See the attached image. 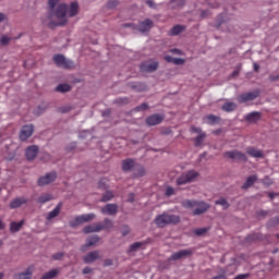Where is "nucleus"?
Returning <instances> with one entry per match:
<instances>
[{
	"label": "nucleus",
	"instance_id": "72a5a7b5",
	"mask_svg": "<svg viewBox=\"0 0 279 279\" xmlns=\"http://www.w3.org/2000/svg\"><path fill=\"white\" fill-rule=\"evenodd\" d=\"M112 197H114V194H113L112 192H110V191H107V192L102 195L100 202H110V199H112Z\"/></svg>",
	"mask_w": 279,
	"mask_h": 279
},
{
	"label": "nucleus",
	"instance_id": "864d4df0",
	"mask_svg": "<svg viewBox=\"0 0 279 279\" xmlns=\"http://www.w3.org/2000/svg\"><path fill=\"white\" fill-rule=\"evenodd\" d=\"M269 80H270V82H278L279 75H270Z\"/></svg>",
	"mask_w": 279,
	"mask_h": 279
},
{
	"label": "nucleus",
	"instance_id": "6e6d98bb",
	"mask_svg": "<svg viewBox=\"0 0 279 279\" xmlns=\"http://www.w3.org/2000/svg\"><path fill=\"white\" fill-rule=\"evenodd\" d=\"M90 271H93V269L90 267H85L83 269V274H90Z\"/></svg>",
	"mask_w": 279,
	"mask_h": 279
},
{
	"label": "nucleus",
	"instance_id": "c9c22d12",
	"mask_svg": "<svg viewBox=\"0 0 279 279\" xmlns=\"http://www.w3.org/2000/svg\"><path fill=\"white\" fill-rule=\"evenodd\" d=\"M204 138H206V133H201L196 138H195V147H199L202 143L204 142Z\"/></svg>",
	"mask_w": 279,
	"mask_h": 279
},
{
	"label": "nucleus",
	"instance_id": "8fccbe9b",
	"mask_svg": "<svg viewBox=\"0 0 279 279\" xmlns=\"http://www.w3.org/2000/svg\"><path fill=\"white\" fill-rule=\"evenodd\" d=\"M173 64H184V59L174 58Z\"/></svg>",
	"mask_w": 279,
	"mask_h": 279
},
{
	"label": "nucleus",
	"instance_id": "4d7b16f0",
	"mask_svg": "<svg viewBox=\"0 0 279 279\" xmlns=\"http://www.w3.org/2000/svg\"><path fill=\"white\" fill-rule=\"evenodd\" d=\"M146 3L149 8H154V1L153 0H147Z\"/></svg>",
	"mask_w": 279,
	"mask_h": 279
},
{
	"label": "nucleus",
	"instance_id": "58836bf2",
	"mask_svg": "<svg viewBox=\"0 0 279 279\" xmlns=\"http://www.w3.org/2000/svg\"><path fill=\"white\" fill-rule=\"evenodd\" d=\"M118 5H119V0H109L107 2V8L109 10H112V9L117 8Z\"/></svg>",
	"mask_w": 279,
	"mask_h": 279
},
{
	"label": "nucleus",
	"instance_id": "bf43d9fd",
	"mask_svg": "<svg viewBox=\"0 0 279 279\" xmlns=\"http://www.w3.org/2000/svg\"><path fill=\"white\" fill-rule=\"evenodd\" d=\"M2 21H5V14L0 13V23H1Z\"/></svg>",
	"mask_w": 279,
	"mask_h": 279
},
{
	"label": "nucleus",
	"instance_id": "cd10ccee",
	"mask_svg": "<svg viewBox=\"0 0 279 279\" xmlns=\"http://www.w3.org/2000/svg\"><path fill=\"white\" fill-rule=\"evenodd\" d=\"M134 172V177L135 178H143V175H145L146 171H145V167H143L140 163H135V168L133 169Z\"/></svg>",
	"mask_w": 279,
	"mask_h": 279
},
{
	"label": "nucleus",
	"instance_id": "2f4dec72",
	"mask_svg": "<svg viewBox=\"0 0 279 279\" xmlns=\"http://www.w3.org/2000/svg\"><path fill=\"white\" fill-rule=\"evenodd\" d=\"M53 197L51 196V194H44L41 196H39L38 198V203L39 204H47V202H51Z\"/></svg>",
	"mask_w": 279,
	"mask_h": 279
},
{
	"label": "nucleus",
	"instance_id": "39448f33",
	"mask_svg": "<svg viewBox=\"0 0 279 279\" xmlns=\"http://www.w3.org/2000/svg\"><path fill=\"white\" fill-rule=\"evenodd\" d=\"M197 175L198 173L195 172V170L187 171L177 179V185L182 186L184 184H189L190 182H195V178H197Z\"/></svg>",
	"mask_w": 279,
	"mask_h": 279
},
{
	"label": "nucleus",
	"instance_id": "774afa93",
	"mask_svg": "<svg viewBox=\"0 0 279 279\" xmlns=\"http://www.w3.org/2000/svg\"><path fill=\"white\" fill-rule=\"evenodd\" d=\"M5 275L3 272H0V279H3Z\"/></svg>",
	"mask_w": 279,
	"mask_h": 279
},
{
	"label": "nucleus",
	"instance_id": "2eb2a0df",
	"mask_svg": "<svg viewBox=\"0 0 279 279\" xmlns=\"http://www.w3.org/2000/svg\"><path fill=\"white\" fill-rule=\"evenodd\" d=\"M193 254L192 250H181L179 252L173 253L169 260H180L181 258H186V256H191Z\"/></svg>",
	"mask_w": 279,
	"mask_h": 279
},
{
	"label": "nucleus",
	"instance_id": "37998d69",
	"mask_svg": "<svg viewBox=\"0 0 279 279\" xmlns=\"http://www.w3.org/2000/svg\"><path fill=\"white\" fill-rule=\"evenodd\" d=\"M10 40H12V38L8 37V35H3L0 38V45L5 46V45H8V43H10Z\"/></svg>",
	"mask_w": 279,
	"mask_h": 279
},
{
	"label": "nucleus",
	"instance_id": "a19ab883",
	"mask_svg": "<svg viewBox=\"0 0 279 279\" xmlns=\"http://www.w3.org/2000/svg\"><path fill=\"white\" fill-rule=\"evenodd\" d=\"M165 195L166 197H171V195H175V189H173L172 186H168L166 189Z\"/></svg>",
	"mask_w": 279,
	"mask_h": 279
},
{
	"label": "nucleus",
	"instance_id": "393cba45",
	"mask_svg": "<svg viewBox=\"0 0 279 279\" xmlns=\"http://www.w3.org/2000/svg\"><path fill=\"white\" fill-rule=\"evenodd\" d=\"M256 180H258V177H256V174L250 175L245 183L242 185V189L244 191H247V189H250L251 186H254V183L256 182Z\"/></svg>",
	"mask_w": 279,
	"mask_h": 279
},
{
	"label": "nucleus",
	"instance_id": "603ef678",
	"mask_svg": "<svg viewBox=\"0 0 279 279\" xmlns=\"http://www.w3.org/2000/svg\"><path fill=\"white\" fill-rule=\"evenodd\" d=\"M129 99L128 98H119L118 99V104H129Z\"/></svg>",
	"mask_w": 279,
	"mask_h": 279
},
{
	"label": "nucleus",
	"instance_id": "412c9836",
	"mask_svg": "<svg viewBox=\"0 0 279 279\" xmlns=\"http://www.w3.org/2000/svg\"><path fill=\"white\" fill-rule=\"evenodd\" d=\"M28 199L26 197H17L11 201L10 208H21L24 204H27Z\"/></svg>",
	"mask_w": 279,
	"mask_h": 279
},
{
	"label": "nucleus",
	"instance_id": "1a4fd4ad",
	"mask_svg": "<svg viewBox=\"0 0 279 279\" xmlns=\"http://www.w3.org/2000/svg\"><path fill=\"white\" fill-rule=\"evenodd\" d=\"M260 95V92L254 90L250 93H244L238 97L239 104H245L247 101H254Z\"/></svg>",
	"mask_w": 279,
	"mask_h": 279
},
{
	"label": "nucleus",
	"instance_id": "4be33fe9",
	"mask_svg": "<svg viewBox=\"0 0 279 279\" xmlns=\"http://www.w3.org/2000/svg\"><path fill=\"white\" fill-rule=\"evenodd\" d=\"M32 274H34V266H29L25 272L15 275L14 279H32Z\"/></svg>",
	"mask_w": 279,
	"mask_h": 279
},
{
	"label": "nucleus",
	"instance_id": "5701e85b",
	"mask_svg": "<svg viewBox=\"0 0 279 279\" xmlns=\"http://www.w3.org/2000/svg\"><path fill=\"white\" fill-rule=\"evenodd\" d=\"M60 210H62V203H59L52 211L48 213L46 217L47 221H51V219H56V217L60 215Z\"/></svg>",
	"mask_w": 279,
	"mask_h": 279
},
{
	"label": "nucleus",
	"instance_id": "6e6552de",
	"mask_svg": "<svg viewBox=\"0 0 279 279\" xmlns=\"http://www.w3.org/2000/svg\"><path fill=\"white\" fill-rule=\"evenodd\" d=\"M93 219H95V214H85L70 221V226L71 228H75L77 226H82V223H86L87 221H93Z\"/></svg>",
	"mask_w": 279,
	"mask_h": 279
},
{
	"label": "nucleus",
	"instance_id": "338daca9",
	"mask_svg": "<svg viewBox=\"0 0 279 279\" xmlns=\"http://www.w3.org/2000/svg\"><path fill=\"white\" fill-rule=\"evenodd\" d=\"M171 53H180V50H178V49H172V50H171Z\"/></svg>",
	"mask_w": 279,
	"mask_h": 279
},
{
	"label": "nucleus",
	"instance_id": "0eeeda50",
	"mask_svg": "<svg viewBox=\"0 0 279 279\" xmlns=\"http://www.w3.org/2000/svg\"><path fill=\"white\" fill-rule=\"evenodd\" d=\"M225 158H229L230 160H239L240 162H247V156L239 150L226 151Z\"/></svg>",
	"mask_w": 279,
	"mask_h": 279
},
{
	"label": "nucleus",
	"instance_id": "7ed1b4c3",
	"mask_svg": "<svg viewBox=\"0 0 279 279\" xmlns=\"http://www.w3.org/2000/svg\"><path fill=\"white\" fill-rule=\"evenodd\" d=\"M112 220L109 218H105L104 223L96 222L94 225H89L84 227L83 232L84 234H90L93 232H101V230H110L113 227Z\"/></svg>",
	"mask_w": 279,
	"mask_h": 279
},
{
	"label": "nucleus",
	"instance_id": "f704fd0d",
	"mask_svg": "<svg viewBox=\"0 0 279 279\" xmlns=\"http://www.w3.org/2000/svg\"><path fill=\"white\" fill-rule=\"evenodd\" d=\"M208 230H210V228H198L194 230V234L196 236H203V234H206V232H208Z\"/></svg>",
	"mask_w": 279,
	"mask_h": 279
},
{
	"label": "nucleus",
	"instance_id": "680f3d73",
	"mask_svg": "<svg viewBox=\"0 0 279 279\" xmlns=\"http://www.w3.org/2000/svg\"><path fill=\"white\" fill-rule=\"evenodd\" d=\"M101 184H106V180L102 179V180H100V182H99V187H100V189H104V185H101Z\"/></svg>",
	"mask_w": 279,
	"mask_h": 279
},
{
	"label": "nucleus",
	"instance_id": "f257e3e1",
	"mask_svg": "<svg viewBox=\"0 0 279 279\" xmlns=\"http://www.w3.org/2000/svg\"><path fill=\"white\" fill-rule=\"evenodd\" d=\"M59 3L60 0H48V8L50 12H54V16L58 19L59 23L57 25L63 27V25L69 23V17L73 19V16L80 14V4L77 2H71L70 5L66 3ZM56 5H58L57 9Z\"/></svg>",
	"mask_w": 279,
	"mask_h": 279
},
{
	"label": "nucleus",
	"instance_id": "49530a36",
	"mask_svg": "<svg viewBox=\"0 0 279 279\" xmlns=\"http://www.w3.org/2000/svg\"><path fill=\"white\" fill-rule=\"evenodd\" d=\"M263 184H266V186H270L271 184V179L269 177H266L265 179L262 180Z\"/></svg>",
	"mask_w": 279,
	"mask_h": 279
},
{
	"label": "nucleus",
	"instance_id": "a211bd4d",
	"mask_svg": "<svg viewBox=\"0 0 279 279\" xmlns=\"http://www.w3.org/2000/svg\"><path fill=\"white\" fill-rule=\"evenodd\" d=\"M26 158L27 160H34L38 156V146L33 145L26 148Z\"/></svg>",
	"mask_w": 279,
	"mask_h": 279
},
{
	"label": "nucleus",
	"instance_id": "052dcab7",
	"mask_svg": "<svg viewBox=\"0 0 279 279\" xmlns=\"http://www.w3.org/2000/svg\"><path fill=\"white\" fill-rule=\"evenodd\" d=\"M130 233V229L126 227V230H124L123 232H122V234H123V236H126V234H129Z\"/></svg>",
	"mask_w": 279,
	"mask_h": 279
},
{
	"label": "nucleus",
	"instance_id": "4468645a",
	"mask_svg": "<svg viewBox=\"0 0 279 279\" xmlns=\"http://www.w3.org/2000/svg\"><path fill=\"white\" fill-rule=\"evenodd\" d=\"M100 210L102 215H109L110 217H112L117 215V213H119V206H117V204H107Z\"/></svg>",
	"mask_w": 279,
	"mask_h": 279
},
{
	"label": "nucleus",
	"instance_id": "f8f14e48",
	"mask_svg": "<svg viewBox=\"0 0 279 279\" xmlns=\"http://www.w3.org/2000/svg\"><path fill=\"white\" fill-rule=\"evenodd\" d=\"M34 134V125L27 124L22 128L20 131V140L27 141Z\"/></svg>",
	"mask_w": 279,
	"mask_h": 279
},
{
	"label": "nucleus",
	"instance_id": "de8ad7c7",
	"mask_svg": "<svg viewBox=\"0 0 279 279\" xmlns=\"http://www.w3.org/2000/svg\"><path fill=\"white\" fill-rule=\"evenodd\" d=\"M191 131L194 132L195 134H202V128L192 126Z\"/></svg>",
	"mask_w": 279,
	"mask_h": 279
},
{
	"label": "nucleus",
	"instance_id": "3c124183",
	"mask_svg": "<svg viewBox=\"0 0 279 279\" xmlns=\"http://www.w3.org/2000/svg\"><path fill=\"white\" fill-rule=\"evenodd\" d=\"M165 60H166V62H172V64H173L175 58H173V57H171V56H166V57H165Z\"/></svg>",
	"mask_w": 279,
	"mask_h": 279
},
{
	"label": "nucleus",
	"instance_id": "79ce46f5",
	"mask_svg": "<svg viewBox=\"0 0 279 279\" xmlns=\"http://www.w3.org/2000/svg\"><path fill=\"white\" fill-rule=\"evenodd\" d=\"M186 0H171V3H173V8H182L184 5Z\"/></svg>",
	"mask_w": 279,
	"mask_h": 279
},
{
	"label": "nucleus",
	"instance_id": "b1692460",
	"mask_svg": "<svg viewBox=\"0 0 279 279\" xmlns=\"http://www.w3.org/2000/svg\"><path fill=\"white\" fill-rule=\"evenodd\" d=\"M23 226H25V220H21L20 222L12 221L10 223V232H12V234L16 233L21 228H23Z\"/></svg>",
	"mask_w": 279,
	"mask_h": 279
},
{
	"label": "nucleus",
	"instance_id": "09e8293b",
	"mask_svg": "<svg viewBox=\"0 0 279 279\" xmlns=\"http://www.w3.org/2000/svg\"><path fill=\"white\" fill-rule=\"evenodd\" d=\"M246 278H250V274H242L234 277V279H246Z\"/></svg>",
	"mask_w": 279,
	"mask_h": 279
},
{
	"label": "nucleus",
	"instance_id": "dca6fc26",
	"mask_svg": "<svg viewBox=\"0 0 279 279\" xmlns=\"http://www.w3.org/2000/svg\"><path fill=\"white\" fill-rule=\"evenodd\" d=\"M154 27V21L146 19L143 22H140L137 29L138 32H142V34H145V32H149Z\"/></svg>",
	"mask_w": 279,
	"mask_h": 279
},
{
	"label": "nucleus",
	"instance_id": "20e7f679",
	"mask_svg": "<svg viewBox=\"0 0 279 279\" xmlns=\"http://www.w3.org/2000/svg\"><path fill=\"white\" fill-rule=\"evenodd\" d=\"M155 223L158 228H165L169 223H180V216L161 214L155 218Z\"/></svg>",
	"mask_w": 279,
	"mask_h": 279
},
{
	"label": "nucleus",
	"instance_id": "6ab92c4d",
	"mask_svg": "<svg viewBox=\"0 0 279 279\" xmlns=\"http://www.w3.org/2000/svg\"><path fill=\"white\" fill-rule=\"evenodd\" d=\"M135 167L136 160L130 158L122 160V170L132 171V169H135Z\"/></svg>",
	"mask_w": 279,
	"mask_h": 279
},
{
	"label": "nucleus",
	"instance_id": "aec40b11",
	"mask_svg": "<svg viewBox=\"0 0 279 279\" xmlns=\"http://www.w3.org/2000/svg\"><path fill=\"white\" fill-rule=\"evenodd\" d=\"M99 257V251L89 252L87 255L83 257L84 263H95V260H98Z\"/></svg>",
	"mask_w": 279,
	"mask_h": 279
},
{
	"label": "nucleus",
	"instance_id": "bb28decb",
	"mask_svg": "<svg viewBox=\"0 0 279 279\" xmlns=\"http://www.w3.org/2000/svg\"><path fill=\"white\" fill-rule=\"evenodd\" d=\"M96 243H99V236L95 235L87 240L86 244L82 246V252L86 251V247H93V245H96Z\"/></svg>",
	"mask_w": 279,
	"mask_h": 279
},
{
	"label": "nucleus",
	"instance_id": "423d86ee",
	"mask_svg": "<svg viewBox=\"0 0 279 279\" xmlns=\"http://www.w3.org/2000/svg\"><path fill=\"white\" fill-rule=\"evenodd\" d=\"M53 62L57 64V66H61L62 69H73V66H75L73 61L64 58L62 54H56L53 57Z\"/></svg>",
	"mask_w": 279,
	"mask_h": 279
},
{
	"label": "nucleus",
	"instance_id": "c85d7f7f",
	"mask_svg": "<svg viewBox=\"0 0 279 279\" xmlns=\"http://www.w3.org/2000/svg\"><path fill=\"white\" fill-rule=\"evenodd\" d=\"M186 29L185 26L183 25H174L171 31H170V35L171 36H179V34H182V32H184Z\"/></svg>",
	"mask_w": 279,
	"mask_h": 279
},
{
	"label": "nucleus",
	"instance_id": "0e129e2a",
	"mask_svg": "<svg viewBox=\"0 0 279 279\" xmlns=\"http://www.w3.org/2000/svg\"><path fill=\"white\" fill-rule=\"evenodd\" d=\"M5 228V223H3L2 220H0V230H3Z\"/></svg>",
	"mask_w": 279,
	"mask_h": 279
},
{
	"label": "nucleus",
	"instance_id": "69168bd1",
	"mask_svg": "<svg viewBox=\"0 0 279 279\" xmlns=\"http://www.w3.org/2000/svg\"><path fill=\"white\" fill-rule=\"evenodd\" d=\"M259 215H262L263 217H265V215H267V211L262 210V211H259Z\"/></svg>",
	"mask_w": 279,
	"mask_h": 279
},
{
	"label": "nucleus",
	"instance_id": "a18cd8bd",
	"mask_svg": "<svg viewBox=\"0 0 279 279\" xmlns=\"http://www.w3.org/2000/svg\"><path fill=\"white\" fill-rule=\"evenodd\" d=\"M62 256H64V254L57 253V254L52 255V258H53V260H61Z\"/></svg>",
	"mask_w": 279,
	"mask_h": 279
},
{
	"label": "nucleus",
	"instance_id": "7c9ffc66",
	"mask_svg": "<svg viewBox=\"0 0 279 279\" xmlns=\"http://www.w3.org/2000/svg\"><path fill=\"white\" fill-rule=\"evenodd\" d=\"M57 93H69L71 90V85L69 84H60L56 87Z\"/></svg>",
	"mask_w": 279,
	"mask_h": 279
},
{
	"label": "nucleus",
	"instance_id": "9b49d317",
	"mask_svg": "<svg viewBox=\"0 0 279 279\" xmlns=\"http://www.w3.org/2000/svg\"><path fill=\"white\" fill-rule=\"evenodd\" d=\"M58 178L56 172H50L38 179V186H47V184H51Z\"/></svg>",
	"mask_w": 279,
	"mask_h": 279
},
{
	"label": "nucleus",
	"instance_id": "a878e982",
	"mask_svg": "<svg viewBox=\"0 0 279 279\" xmlns=\"http://www.w3.org/2000/svg\"><path fill=\"white\" fill-rule=\"evenodd\" d=\"M245 119L248 123H256V121L260 120V112L253 111L246 114Z\"/></svg>",
	"mask_w": 279,
	"mask_h": 279
},
{
	"label": "nucleus",
	"instance_id": "9d476101",
	"mask_svg": "<svg viewBox=\"0 0 279 279\" xmlns=\"http://www.w3.org/2000/svg\"><path fill=\"white\" fill-rule=\"evenodd\" d=\"M142 73H154V71L158 70V62L157 61H146L141 64L140 66Z\"/></svg>",
	"mask_w": 279,
	"mask_h": 279
},
{
	"label": "nucleus",
	"instance_id": "4c0bfd02",
	"mask_svg": "<svg viewBox=\"0 0 279 279\" xmlns=\"http://www.w3.org/2000/svg\"><path fill=\"white\" fill-rule=\"evenodd\" d=\"M149 108V105L147 102H143L142 105L137 106L134 111L135 112H143Z\"/></svg>",
	"mask_w": 279,
	"mask_h": 279
},
{
	"label": "nucleus",
	"instance_id": "e2e57ef3",
	"mask_svg": "<svg viewBox=\"0 0 279 279\" xmlns=\"http://www.w3.org/2000/svg\"><path fill=\"white\" fill-rule=\"evenodd\" d=\"M70 110H71V108L65 107V108H62V109H61V112H69Z\"/></svg>",
	"mask_w": 279,
	"mask_h": 279
},
{
	"label": "nucleus",
	"instance_id": "13d9d810",
	"mask_svg": "<svg viewBox=\"0 0 279 279\" xmlns=\"http://www.w3.org/2000/svg\"><path fill=\"white\" fill-rule=\"evenodd\" d=\"M259 69H260V65L257 63H254V71L258 72Z\"/></svg>",
	"mask_w": 279,
	"mask_h": 279
},
{
	"label": "nucleus",
	"instance_id": "473e14b6",
	"mask_svg": "<svg viewBox=\"0 0 279 279\" xmlns=\"http://www.w3.org/2000/svg\"><path fill=\"white\" fill-rule=\"evenodd\" d=\"M205 119L207 120V123H209L210 125H215V123H219V117L214 114H209Z\"/></svg>",
	"mask_w": 279,
	"mask_h": 279
},
{
	"label": "nucleus",
	"instance_id": "c03bdc74",
	"mask_svg": "<svg viewBox=\"0 0 279 279\" xmlns=\"http://www.w3.org/2000/svg\"><path fill=\"white\" fill-rule=\"evenodd\" d=\"M268 226H270V228H274V226H279V217L270 219Z\"/></svg>",
	"mask_w": 279,
	"mask_h": 279
},
{
	"label": "nucleus",
	"instance_id": "c756f323",
	"mask_svg": "<svg viewBox=\"0 0 279 279\" xmlns=\"http://www.w3.org/2000/svg\"><path fill=\"white\" fill-rule=\"evenodd\" d=\"M222 110L225 112H234L236 110V104L227 101L222 105Z\"/></svg>",
	"mask_w": 279,
	"mask_h": 279
},
{
	"label": "nucleus",
	"instance_id": "ea45409f",
	"mask_svg": "<svg viewBox=\"0 0 279 279\" xmlns=\"http://www.w3.org/2000/svg\"><path fill=\"white\" fill-rule=\"evenodd\" d=\"M216 205L223 206V208H228L230 205L226 198H220L215 202Z\"/></svg>",
	"mask_w": 279,
	"mask_h": 279
},
{
	"label": "nucleus",
	"instance_id": "5fc2aeb1",
	"mask_svg": "<svg viewBox=\"0 0 279 279\" xmlns=\"http://www.w3.org/2000/svg\"><path fill=\"white\" fill-rule=\"evenodd\" d=\"M104 265L105 267H110L112 265V259H106Z\"/></svg>",
	"mask_w": 279,
	"mask_h": 279
},
{
	"label": "nucleus",
	"instance_id": "ddd939ff",
	"mask_svg": "<svg viewBox=\"0 0 279 279\" xmlns=\"http://www.w3.org/2000/svg\"><path fill=\"white\" fill-rule=\"evenodd\" d=\"M162 121H165V117L158 113L151 114L148 118H146V124H148L149 126L160 125Z\"/></svg>",
	"mask_w": 279,
	"mask_h": 279
},
{
	"label": "nucleus",
	"instance_id": "f3484780",
	"mask_svg": "<svg viewBox=\"0 0 279 279\" xmlns=\"http://www.w3.org/2000/svg\"><path fill=\"white\" fill-rule=\"evenodd\" d=\"M246 154L252 158H265V153H263V150L256 149L255 147L252 146L246 148Z\"/></svg>",
	"mask_w": 279,
	"mask_h": 279
},
{
	"label": "nucleus",
	"instance_id": "f03ea898",
	"mask_svg": "<svg viewBox=\"0 0 279 279\" xmlns=\"http://www.w3.org/2000/svg\"><path fill=\"white\" fill-rule=\"evenodd\" d=\"M183 208H195L193 210V215H204L208 208H210V205L207 204L206 202H197V201H191V199H185L182 202Z\"/></svg>",
	"mask_w": 279,
	"mask_h": 279
},
{
	"label": "nucleus",
	"instance_id": "e433bc0d",
	"mask_svg": "<svg viewBox=\"0 0 279 279\" xmlns=\"http://www.w3.org/2000/svg\"><path fill=\"white\" fill-rule=\"evenodd\" d=\"M140 247H143V242H135L131 244L129 253L136 252V250H138Z\"/></svg>",
	"mask_w": 279,
	"mask_h": 279
}]
</instances>
